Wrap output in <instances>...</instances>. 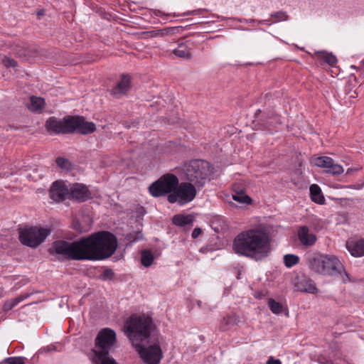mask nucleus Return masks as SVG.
Wrapping results in <instances>:
<instances>
[{
    "mask_svg": "<svg viewBox=\"0 0 364 364\" xmlns=\"http://www.w3.org/2000/svg\"><path fill=\"white\" fill-rule=\"evenodd\" d=\"M322 59L329 65H334L337 63V58L331 53H324L322 55Z\"/></svg>",
    "mask_w": 364,
    "mask_h": 364,
    "instance_id": "nucleus-33",
    "label": "nucleus"
},
{
    "mask_svg": "<svg viewBox=\"0 0 364 364\" xmlns=\"http://www.w3.org/2000/svg\"><path fill=\"white\" fill-rule=\"evenodd\" d=\"M202 231H201V229L200 228H195L193 232H192V237L193 238H196L198 237L200 234H201Z\"/></svg>",
    "mask_w": 364,
    "mask_h": 364,
    "instance_id": "nucleus-43",
    "label": "nucleus"
},
{
    "mask_svg": "<svg viewBox=\"0 0 364 364\" xmlns=\"http://www.w3.org/2000/svg\"><path fill=\"white\" fill-rule=\"evenodd\" d=\"M239 322V317L235 314L229 315L223 317L220 322V330L226 331L232 328L233 326L237 325Z\"/></svg>",
    "mask_w": 364,
    "mask_h": 364,
    "instance_id": "nucleus-22",
    "label": "nucleus"
},
{
    "mask_svg": "<svg viewBox=\"0 0 364 364\" xmlns=\"http://www.w3.org/2000/svg\"><path fill=\"white\" fill-rule=\"evenodd\" d=\"M29 296L28 294L20 295L16 298L11 299L10 300L6 301L4 306L3 310L4 311H9L14 308L16 305H18L20 302L27 299Z\"/></svg>",
    "mask_w": 364,
    "mask_h": 364,
    "instance_id": "nucleus-25",
    "label": "nucleus"
},
{
    "mask_svg": "<svg viewBox=\"0 0 364 364\" xmlns=\"http://www.w3.org/2000/svg\"><path fill=\"white\" fill-rule=\"evenodd\" d=\"M310 194L311 200L318 203V204H323L325 202V198L321 193V190L320 187L316 184H312L310 186Z\"/></svg>",
    "mask_w": 364,
    "mask_h": 364,
    "instance_id": "nucleus-24",
    "label": "nucleus"
},
{
    "mask_svg": "<svg viewBox=\"0 0 364 364\" xmlns=\"http://www.w3.org/2000/svg\"><path fill=\"white\" fill-rule=\"evenodd\" d=\"M142 238H143V235H142V233L141 232H138L136 234L135 237H132V234H129V239L132 242L138 241V240H142Z\"/></svg>",
    "mask_w": 364,
    "mask_h": 364,
    "instance_id": "nucleus-39",
    "label": "nucleus"
},
{
    "mask_svg": "<svg viewBox=\"0 0 364 364\" xmlns=\"http://www.w3.org/2000/svg\"><path fill=\"white\" fill-rule=\"evenodd\" d=\"M70 198L84 202L91 198V193L84 184L75 183L70 189Z\"/></svg>",
    "mask_w": 364,
    "mask_h": 364,
    "instance_id": "nucleus-16",
    "label": "nucleus"
},
{
    "mask_svg": "<svg viewBox=\"0 0 364 364\" xmlns=\"http://www.w3.org/2000/svg\"><path fill=\"white\" fill-rule=\"evenodd\" d=\"M183 171L185 178L200 189L210 181V176L213 173V167L206 161L195 159L186 164Z\"/></svg>",
    "mask_w": 364,
    "mask_h": 364,
    "instance_id": "nucleus-4",
    "label": "nucleus"
},
{
    "mask_svg": "<svg viewBox=\"0 0 364 364\" xmlns=\"http://www.w3.org/2000/svg\"><path fill=\"white\" fill-rule=\"evenodd\" d=\"M266 364H282L279 359H275L271 356L267 361Z\"/></svg>",
    "mask_w": 364,
    "mask_h": 364,
    "instance_id": "nucleus-42",
    "label": "nucleus"
},
{
    "mask_svg": "<svg viewBox=\"0 0 364 364\" xmlns=\"http://www.w3.org/2000/svg\"><path fill=\"white\" fill-rule=\"evenodd\" d=\"M299 262V257L295 255L287 254L284 256V263L287 268H291Z\"/></svg>",
    "mask_w": 364,
    "mask_h": 364,
    "instance_id": "nucleus-29",
    "label": "nucleus"
},
{
    "mask_svg": "<svg viewBox=\"0 0 364 364\" xmlns=\"http://www.w3.org/2000/svg\"><path fill=\"white\" fill-rule=\"evenodd\" d=\"M270 18H274V23L287 21L289 19V16L286 11H279L276 12H273L270 14Z\"/></svg>",
    "mask_w": 364,
    "mask_h": 364,
    "instance_id": "nucleus-30",
    "label": "nucleus"
},
{
    "mask_svg": "<svg viewBox=\"0 0 364 364\" xmlns=\"http://www.w3.org/2000/svg\"><path fill=\"white\" fill-rule=\"evenodd\" d=\"M116 333L111 328H105L99 331L95 338V355H109L110 349L116 342Z\"/></svg>",
    "mask_w": 364,
    "mask_h": 364,
    "instance_id": "nucleus-7",
    "label": "nucleus"
},
{
    "mask_svg": "<svg viewBox=\"0 0 364 364\" xmlns=\"http://www.w3.org/2000/svg\"><path fill=\"white\" fill-rule=\"evenodd\" d=\"M325 267L322 274H328L331 276L341 274L342 272H345L342 264L340 262L338 259L333 256L326 255L325 258Z\"/></svg>",
    "mask_w": 364,
    "mask_h": 364,
    "instance_id": "nucleus-13",
    "label": "nucleus"
},
{
    "mask_svg": "<svg viewBox=\"0 0 364 364\" xmlns=\"http://www.w3.org/2000/svg\"><path fill=\"white\" fill-rule=\"evenodd\" d=\"M167 200L170 203L178 202L179 203V195L177 190L168 193Z\"/></svg>",
    "mask_w": 364,
    "mask_h": 364,
    "instance_id": "nucleus-37",
    "label": "nucleus"
},
{
    "mask_svg": "<svg viewBox=\"0 0 364 364\" xmlns=\"http://www.w3.org/2000/svg\"><path fill=\"white\" fill-rule=\"evenodd\" d=\"M206 11L207 10L205 9H198V10L188 11V12L185 13L184 15H198V14H202V12Z\"/></svg>",
    "mask_w": 364,
    "mask_h": 364,
    "instance_id": "nucleus-40",
    "label": "nucleus"
},
{
    "mask_svg": "<svg viewBox=\"0 0 364 364\" xmlns=\"http://www.w3.org/2000/svg\"><path fill=\"white\" fill-rule=\"evenodd\" d=\"M45 127L50 134H70V115L65 116L62 119L50 117L46 120Z\"/></svg>",
    "mask_w": 364,
    "mask_h": 364,
    "instance_id": "nucleus-10",
    "label": "nucleus"
},
{
    "mask_svg": "<svg viewBox=\"0 0 364 364\" xmlns=\"http://www.w3.org/2000/svg\"><path fill=\"white\" fill-rule=\"evenodd\" d=\"M154 257L151 251L144 250L141 252V262L143 266L148 267L151 265Z\"/></svg>",
    "mask_w": 364,
    "mask_h": 364,
    "instance_id": "nucleus-27",
    "label": "nucleus"
},
{
    "mask_svg": "<svg viewBox=\"0 0 364 364\" xmlns=\"http://www.w3.org/2000/svg\"><path fill=\"white\" fill-rule=\"evenodd\" d=\"M266 126H267V127H269L270 124H269V123H268V122H267Z\"/></svg>",
    "mask_w": 364,
    "mask_h": 364,
    "instance_id": "nucleus-49",
    "label": "nucleus"
},
{
    "mask_svg": "<svg viewBox=\"0 0 364 364\" xmlns=\"http://www.w3.org/2000/svg\"><path fill=\"white\" fill-rule=\"evenodd\" d=\"M50 232L51 230L48 228L38 226H25L19 229L18 239L23 245L36 248L45 241Z\"/></svg>",
    "mask_w": 364,
    "mask_h": 364,
    "instance_id": "nucleus-5",
    "label": "nucleus"
},
{
    "mask_svg": "<svg viewBox=\"0 0 364 364\" xmlns=\"http://www.w3.org/2000/svg\"><path fill=\"white\" fill-rule=\"evenodd\" d=\"M268 306L273 314H279L283 311L282 305L276 301L274 299H269L268 300Z\"/></svg>",
    "mask_w": 364,
    "mask_h": 364,
    "instance_id": "nucleus-32",
    "label": "nucleus"
},
{
    "mask_svg": "<svg viewBox=\"0 0 364 364\" xmlns=\"http://www.w3.org/2000/svg\"><path fill=\"white\" fill-rule=\"evenodd\" d=\"M178 30V27H168L163 29L152 30L148 32L151 37H156L158 36H164L171 35Z\"/></svg>",
    "mask_w": 364,
    "mask_h": 364,
    "instance_id": "nucleus-26",
    "label": "nucleus"
},
{
    "mask_svg": "<svg viewBox=\"0 0 364 364\" xmlns=\"http://www.w3.org/2000/svg\"><path fill=\"white\" fill-rule=\"evenodd\" d=\"M260 112H261V110H260V109H257V110L256 111V112H255V115H256V116H257V114H258L259 113H260Z\"/></svg>",
    "mask_w": 364,
    "mask_h": 364,
    "instance_id": "nucleus-48",
    "label": "nucleus"
},
{
    "mask_svg": "<svg viewBox=\"0 0 364 364\" xmlns=\"http://www.w3.org/2000/svg\"><path fill=\"white\" fill-rule=\"evenodd\" d=\"M198 188L195 184L187 181V182H182L176 190H177L179 195V205H185L191 202L196 196Z\"/></svg>",
    "mask_w": 364,
    "mask_h": 364,
    "instance_id": "nucleus-11",
    "label": "nucleus"
},
{
    "mask_svg": "<svg viewBox=\"0 0 364 364\" xmlns=\"http://www.w3.org/2000/svg\"><path fill=\"white\" fill-rule=\"evenodd\" d=\"M26 358L23 357H9L4 360L7 364H26Z\"/></svg>",
    "mask_w": 364,
    "mask_h": 364,
    "instance_id": "nucleus-35",
    "label": "nucleus"
},
{
    "mask_svg": "<svg viewBox=\"0 0 364 364\" xmlns=\"http://www.w3.org/2000/svg\"><path fill=\"white\" fill-rule=\"evenodd\" d=\"M173 54L178 58L189 60L191 58V48L186 43H181L173 50Z\"/></svg>",
    "mask_w": 364,
    "mask_h": 364,
    "instance_id": "nucleus-23",
    "label": "nucleus"
},
{
    "mask_svg": "<svg viewBox=\"0 0 364 364\" xmlns=\"http://www.w3.org/2000/svg\"><path fill=\"white\" fill-rule=\"evenodd\" d=\"M315 165L325 168L328 173L333 176H338L343 172V167L338 164H335L334 161L328 156H320L316 159Z\"/></svg>",
    "mask_w": 364,
    "mask_h": 364,
    "instance_id": "nucleus-12",
    "label": "nucleus"
},
{
    "mask_svg": "<svg viewBox=\"0 0 364 364\" xmlns=\"http://www.w3.org/2000/svg\"><path fill=\"white\" fill-rule=\"evenodd\" d=\"M73 228L75 230H76L77 231H78L80 232H85L87 231V230L81 228L80 224L77 222L73 223Z\"/></svg>",
    "mask_w": 364,
    "mask_h": 364,
    "instance_id": "nucleus-41",
    "label": "nucleus"
},
{
    "mask_svg": "<svg viewBox=\"0 0 364 364\" xmlns=\"http://www.w3.org/2000/svg\"><path fill=\"white\" fill-rule=\"evenodd\" d=\"M346 248L353 257H362L364 255V239L358 240H348Z\"/></svg>",
    "mask_w": 364,
    "mask_h": 364,
    "instance_id": "nucleus-19",
    "label": "nucleus"
},
{
    "mask_svg": "<svg viewBox=\"0 0 364 364\" xmlns=\"http://www.w3.org/2000/svg\"><path fill=\"white\" fill-rule=\"evenodd\" d=\"M152 320L145 315L131 316L125 323L126 333L135 346L148 341L151 335Z\"/></svg>",
    "mask_w": 364,
    "mask_h": 364,
    "instance_id": "nucleus-3",
    "label": "nucleus"
},
{
    "mask_svg": "<svg viewBox=\"0 0 364 364\" xmlns=\"http://www.w3.org/2000/svg\"><path fill=\"white\" fill-rule=\"evenodd\" d=\"M317 289L314 284H310L309 286L308 291L310 293H315Z\"/></svg>",
    "mask_w": 364,
    "mask_h": 364,
    "instance_id": "nucleus-45",
    "label": "nucleus"
},
{
    "mask_svg": "<svg viewBox=\"0 0 364 364\" xmlns=\"http://www.w3.org/2000/svg\"><path fill=\"white\" fill-rule=\"evenodd\" d=\"M272 237L264 227L253 228L237 234L232 241V250L239 256L255 262L266 259L272 252Z\"/></svg>",
    "mask_w": 364,
    "mask_h": 364,
    "instance_id": "nucleus-2",
    "label": "nucleus"
},
{
    "mask_svg": "<svg viewBox=\"0 0 364 364\" xmlns=\"http://www.w3.org/2000/svg\"><path fill=\"white\" fill-rule=\"evenodd\" d=\"M95 364H117L113 358L108 357V355H95Z\"/></svg>",
    "mask_w": 364,
    "mask_h": 364,
    "instance_id": "nucleus-31",
    "label": "nucleus"
},
{
    "mask_svg": "<svg viewBox=\"0 0 364 364\" xmlns=\"http://www.w3.org/2000/svg\"><path fill=\"white\" fill-rule=\"evenodd\" d=\"M55 162L59 167L66 170H68L71 166L70 162L63 157H58Z\"/></svg>",
    "mask_w": 364,
    "mask_h": 364,
    "instance_id": "nucleus-34",
    "label": "nucleus"
},
{
    "mask_svg": "<svg viewBox=\"0 0 364 364\" xmlns=\"http://www.w3.org/2000/svg\"><path fill=\"white\" fill-rule=\"evenodd\" d=\"M95 130V123L86 121L82 116L70 115V134L77 133L86 135L93 133Z\"/></svg>",
    "mask_w": 364,
    "mask_h": 364,
    "instance_id": "nucleus-9",
    "label": "nucleus"
},
{
    "mask_svg": "<svg viewBox=\"0 0 364 364\" xmlns=\"http://www.w3.org/2000/svg\"><path fill=\"white\" fill-rule=\"evenodd\" d=\"M232 199L242 204H250L252 203L251 198L245 194L243 191L236 192L235 194L232 195Z\"/></svg>",
    "mask_w": 364,
    "mask_h": 364,
    "instance_id": "nucleus-28",
    "label": "nucleus"
},
{
    "mask_svg": "<svg viewBox=\"0 0 364 364\" xmlns=\"http://www.w3.org/2000/svg\"><path fill=\"white\" fill-rule=\"evenodd\" d=\"M178 186V177L173 173H166L149 186V192L153 197L159 198L176 191Z\"/></svg>",
    "mask_w": 364,
    "mask_h": 364,
    "instance_id": "nucleus-6",
    "label": "nucleus"
},
{
    "mask_svg": "<svg viewBox=\"0 0 364 364\" xmlns=\"http://www.w3.org/2000/svg\"><path fill=\"white\" fill-rule=\"evenodd\" d=\"M326 255H322L319 252H312L308 255L307 264L309 267L315 272L322 274L325 267Z\"/></svg>",
    "mask_w": 364,
    "mask_h": 364,
    "instance_id": "nucleus-17",
    "label": "nucleus"
},
{
    "mask_svg": "<svg viewBox=\"0 0 364 364\" xmlns=\"http://www.w3.org/2000/svg\"><path fill=\"white\" fill-rule=\"evenodd\" d=\"M114 274L112 269H106L103 272L102 276L105 279H112L114 277Z\"/></svg>",
    "mask_w": 364,
    "mask_h": 364,
    "instance_id": "nucleus-38",
    "label": "nucleus"
},
{
    "mask_svg": "<svg viewBox=\"0 0 364 364\" xmlns=\"http://www.w3.org/2000/svg\"><path fill=\"white\" fill-rule=\"evenodd\" d=\"M49 196L54 201L62 202L70 198V190L63 181H57L52 184Z\"/></svg>",
    "mask_w": 364,
    "mask_h": 364,
    "instance_id": "nucleus-14",
    "label": "nucleus"
},
{
    "mask_svg": "<svg viewBox=\"0 0 364 364\" xmlns=\"http://www.w3.org/2000/svg\"><path fill=\"white\" fill-rule=\"evenodd\" d=\"M17 54L19 55L20 56H26V55H28L29 54L28 51L27 49L24 48L23 50H19V51H17Z\"/></svg>",
    "mask_w": 364,
    "mask_h": 364,
    "instance_id": "nucleus-47",
    "label": "nucleus"
},
{
    "mask_svg": "<svg viewBox=\"0 0 364 364\" xmlns=\"http://www.w3.org/2000/svg\"><path fill=\"white\" fill-rule=\"evenodd\" d=\"M116 236L109 231H100L73 242L56 240L48 249L50 255H63L72 260H100L111 257L117 247Z\"/></svg>",
    "mask_w": 364,
    "mask_h": 364,
    "instance_id": "nucleus-1",
    "label": "nucleus"
},
{
    "mask_svg": "<svg viewBox=\"0 0 364 364\" xmlns=\"http://www.w3.org/2000/svg\"><path fill=\"white\" fill-rule=\"evenodd\" d=\"M131 87V77L128 74H122L116 85L111 90V95L116 98H121L127 95Z\"/></svg>",
    "mask_w": 364,
    "mask_h": 364,
    "instance_id": "nucleus-15",
    "label": "nucleus"
},
{
    "mask_svg": "<svg viewBox=\"0 0 364 364\" xmlns=\"http://www.w3.org/2000/svg\"><path fill=\"white\" fill-rule=\"evenodd\" d=\"M136 124H137V123H136V122H132V124H129V122H125L124 123V127H125L126 128L129 129V128H131V127H136Z\"/></svg>",
    "mask_w": 364,
    "mask_h": 364,
    "instance_id": "nucleus-46",
    "label": "nucleus"
},
{
    "mask_svg": "<svg viewBox=\"0 0 364 364\" xmlns=\"http://www.w3.org/2000/svg\"><path fill=\"white\" fill-rule=\"evenodd\" d=\"M194 218L191 215H182L178 214L173 217L172 223L179 227L191 226L193 225Z\"/></svg>",
    "mask_w": 364,
    "mask_h": 364,
    "instance_id": "nucleus-20",
    "label": "nucleus"
},
{
    "mask_svg": "<svg viewBox=\"0 0 364 364\" xmlns=\"http://www.w3.org/2000/svg\"><path fill=\"white\" fill-rule=\"evenodd\" d=\"M262 23H264L266 25L270 26V25L274 23V21H271L269 18L258 21V24H262Z\"/></svg>",
    "mask_w": 364,
    "mask_h": 364,
    "instance_id": "nucleus-44",
    "label": "nucleus"
},
{
    "mask_svg": "<svg viewBox=\"0 0 364 364\" xmlns=\"http://www.w3.org/2000/svg\"><path fill=\"white\" fill-rule=\"evenodd\" d=\"M145 342L149 344L148 346H146L143 343L135 344L140 357L147 364H159L162 358V352L159 341H156L151 343L148 340Z\"/></svg>",
    "mask_w": 364,
    "mask_h": 364,
    "instance_id": "nucleus-8",
    "label": "nucleus"
},
{
    "mask_svg": "<svg viewBox=\"0 0 364 364\" xmlns=\"http://www.w3.org/2000/svg\"><path fill=\"white\" fill-rule=\"evenodd\" d=\"M44 106L45 100L43 98L31 96L30 97V104L27 107L31 112L41 113Z\"/></svg>",
    "mask_w": 364,
    "mask_h": 364,
    "instance_id": "nucleus-21",
    "label": "nucleus"
},
{
    "mask_svg": "<svg viewBox=\"0 0 364 364\" xmlns=\"http://www.w3.org/2000/svg\"><path fill=\"white\" fill-rule=\"evenodd\" d=\"M297 236L299 242L306 247L313 246L316 240L317 237L315 234L311 233L309 228L306 226H301L297 230Z\"/></svg>",
    "mask_w": 364,
    "mask_h": 364,
    "instance_id": "nucleus-18",
    "label": "nucleus"
},
{
    "mask_svg": "<svg viewBox=\"0 0 364 364\" xmlns=\"http://www.w3.org/2000/svg\"><path fill=\"white\" fill-rule=\"evenodd\" d=\"M2 63L6 68H16L17 66V62L9 57L4 56L2 58Z\"/></svg>",
    "mask_w": 364,
    "mask_h": 364,
    "instance_id": "nucleus-36",
    "label": "nucleus"
}]
</instances>
